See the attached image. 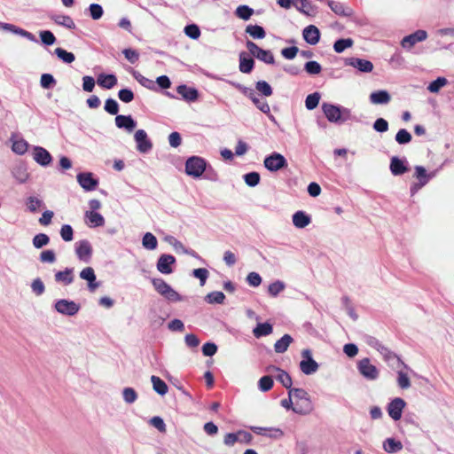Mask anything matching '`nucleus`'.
Masks as SVG:
<instances>
[{"label": "nucleus", "instance_id": "obj_28", "mask_svg": "<svg viewBox=\"0 0 454 454\" xmlns=\"http://www.w3.org/2000/svg\"><path fill=\"white\" fill-rule=\"evenodd\" d=\"M293 224L299 229H303L311 223V217L304 211H297L292 216Z\"/></svg>", "mask_w": 454, "mask_h": 454}, {"label": "nucleus", "instance_id": "obj_26", "mask_svg": "<svg viewBox=\"0 0 454 454\" xmlns=\"http://www.w3.org/2000/svg\"><path fill=\"white\" fill-rule=\"evenodd\" d=\"M302 35L304 40L311 45L317 44L320 39V32L318 28L314 25L306 27L303 29Z\"/></svg>", "mask_w": 454, "mask_h": 454}, {"label": "nucleus", "instance_id": "obj_18", "mask_svg": "<svg viewBox=\"0 0 454 454\" xmlns=\"http://www.w3.org/2000/svg\"><path fill=\"white\" fill-rule=\"evenodd\" d=\"M0 29L13 33V34L22 36L31 42H35V43L38 42L36 37L32 33L21 28V27H19L13 24H11V23H4V22L0 21Z\"/></svg>", "mask_w": 454, "mask_h": 454}, {"label": "nucleus", "instance_id": "obj_9", "mask_svg": "<svg viewBox=\"0 0 454 454\" xmlns=\"http://www.w3.org/2000/svg\"><path fill=\"white\" fill-rule=\"evenodd\" d=\"M301 361L300 362V370L305 375H311L318 370V364L312 358V354L309 349H303L301 351Z\"/></svg>", "mask_w": 454, "mask_h": 454}, {"label": "nucleus", "instance_id": "obj_41", "mask_svg": "<svg viewBox=\"0 0 454 454\" xmlns=\"http://www.w3.org/2000/svg\"><path fill=\"white\" fill-rule=\"evenodd\" d=\"M273 331L272 325L269 323H259L254 328L253 333L256 338L270 335Z\"/></svg>", "mask_w": 454, "mask_h": 454}, {"label": "nucleus", "instance_id": "obj_39", "mask_svg": "<svg viewBox=\"0 0 454 454\" xmlns=\"http://www.w3.org/2000/svg\"><path fill=\"white\" fill-rule=\"evenodd\" d=\"M383 449L387 453H395L403 449V443L394 438H387L383 442Z\"/></svg>", "mask_w": 454, "mask_h": 454}, {"label": "nucleus", "instance_id": "obj_43", "mask_svg": "<svg viewBox=\"0 0 454 454\" xmlns=\"http://www.w3.org/2000/svg\"><path fill=\"white\" fill-rule=\"evenodd\" d=\"M26 206L29 212L35 213L38 209L44 207V203L41 199L35 196H29L26 200Z\"/></svg>", "mask_w": 454, "mask_h": 454}, {"label": "nucleus", "instance_id": "obj_57", "mask_svg": "<svg viewBox=\"0 0 454 454\" xmlns=\"http://www.w3.org/2000/svg\"><path fill=\"white\" fill-rule=\"evenodd\" d=\"M244 181L245 183L250 186L254 187L260 183V175L257 172H250L246 175H244Z\"/></svg>", "mask_w": 454, "mask_h": 454}, {"label": "nucleus", "instance_id": "obj_45", "mask_svg": "<svg viewBox=\"0 0 454 454\" xmlns=\"http://www.w3.org/2000/svg\"><path fill=\"white\" fill-rule=\"evenodd\" d=\"M225 295L223 292L215 291L206 295L205 301L209 304H223Z\"/></svg>", "mask_w": 454, "mask_h": 454}, {"label": "nucleus", "instance_id": "obj_35", "mask_svg": "<svg viewBox=\"0 0 454 454\" xmlns=\"http://www.w3.org/2000/svg\"><path fill=\"white\" fill-rule=\"evenodd\" d=\"M241 435L247 438V441H249L251 438V434L244 431H239L237 433H228L224 436L223 443L227 446H233L237 442L241 441L239 438Z\"/></svg>", "mask_w": 454, "mask_h": 454}, {"label": "nucleus", "instance_id": "obj_13", "mask_svg": "<svg viewBox=\"0 0 454 454\" xmlns=\"http://www.w3.org/2000/svg\"><path fill=\"white\" fill-rule=\"evenodd\" d=\"M75 254L80 261L89 262L92 255V246L87 239L77 241L74 245Z\"/></svg>", "mask_w": 454, "mask_h": 454}, {"label": "nucleus", "instance_id": "obj_6", "mask_svg": "<svg viewBox=\"0 0 454 454\" xmlns=\"http://www.w3.org/2000/svg\"><path fill=\"white\" fill-rule=\"evenodd\" d=\"M152 283L155 290L168 301H182V297L162 278H153Z\"/></svg>", "mask_w": 454, "mask_h": 454}, {"label": "nucleus", "instance_id": "obj_47", "mask_svg": "<svg viewBox=\"0 0 454 454\" xmlns=\"http://www.w3.org/2000/svg\"><path fill=\"white\" fill-rule=\"evenodd\" d=\"M448 84V80L445 77H438L427 86V90L432 93H437L439 90Z\"/></svg>", "mask_w": 454, "mask_h": 454}, {"label": "nucleus", "instance_id": "obj_24", "mask_svg": "<svg viewBox=\"0 0 454 454\" xmlns=\"http://www.w3.org/2000/svg\"><path fill=\"white\" fill-rule=\"evenodd\" d=\"M12 175L13 178L20 184L26 183L29 178V173L27 168L24 163L16 164L12 169Z\"/></svg>", "mask_w": 454, "mask_h": 454}, {"label": "nucleus", "instance_id": "obj_33", "mask_svg": "<svg viewBox=\"0 0 454 454\" xmlns=\"http://www.w3.org/2000/svg\"><path fill=\"white\" fill-rule=\"evenodd\" d=\"M97 82L100 87L110 90L117 84V78L114 74H100Z\"/></svg>", "mask_w": 454, "mask_h": 454}, {"label": "nucleus", "instance_id": "obj_12", "mask_svg": "<svg viewBox=\"0 0 454 454\" xmlns=\"http://www.w3.org/2000/svg\"><path fill=\"white\" fill-rule=\"evenodd\" d=\"M427 38L426 30L419 29L414 33L404 36L401 41L403 48L410 51L416 43L424 42Z\"/></svg>", "mask_w": 454, "mask_h": 454}, {"label": "nucleus", "instance_id": "obj_51", "mask_svg": "<svg viewBox=\"0 0 454 454\" xmlns=\"http://www.w3.org/2000/svg\"><path fill=\"white\" fill-rule=\"evenodd\" d=\"M254 10L247 5H239L235 12V14L244 20H247L253 15Z\"/></svg>", "mask_w": 454, "mask_h": 454}, {"label": "nucleus", "instance_id": "obj_32", "mask_svg": "<svg viewBox=\"0 0 454 454\" xmlns=\"http://www.w3.org/2000/svg\"><path fill=\"white\" fill-rule=\"evenodd\" d=\"M254 61L246 52L239 54V71L244 74H249L254 68Z\"/></svg>", "mask_w": 454, "mask_h": 454}, {"label": "nucleus", "instance_id": "obj_58", "mask_svg": "<svg viewBox=\"0 0 454 454\" xmlns=\"http://www.w3.org/2000/svg\"><path fill=\"white\" fill-rule=\"evenodd\" d=\"M255 88L256 90L262 93L263 96L265 97H270L272 95L273 91H272V88L270 87V85L265 82V81H259L256 82L255 84Z\"/></svg>", "mask_w": 454, "mask_h": 454}, {"label": "nucleus", "instance_id": "obj_36", "mask_svg": "<svg viewBox=\"0 0 454 454\" xmlns=\"http://www.w3.org/2000/svg\"><path fill=\"white\" fill-rule=\"evenodd\" d=\"M51 20H53L56 24L59 26H63L69 29L75 28V24L71 17L67 15H60V14H54L51 16Z\"/></svg>", "mask_w": 454, "mask_h": 454}, {"label": "nucleus", "instance_id": "obj_59", "mask_svg": "<svg viewBox=\"0 0 454 454\" xmlns=\"http://www.w3.org/2000/svg\"><path fill=\"white\" fill-rule=\"evenodd\" d=\"M395 141L400 145H405L411 141V135L406 129H400L395 135Z\"/></svg>", "mask_w": 454, "mask_h": 454}, {"label": "nucleus", "instance_id": "obj_56", "mask_svg": "<svg viewBox=\"0 0 454 454\" xmlns=\"http://www.w3.org/2000/svg\"><path fill=\"white\" fill-rule=\"evenodd\" d=\"M397 385L402 389H407L411 387V381L407 373L401 370L397 372Z\"/></svg>", "mask_w": 454, "mask_h": 454}, {"label": "nucleus", "instance_id": "obj_5", "mask_svg": "<svg viewBox=\"0 0 454 454\" xmlns=\"http://www.w3.org/2000/svg\"><path fill=\"white\" fill-rule=\"evenodd\" d=\"M206 160L199 156H192L185 162V172L194 178L200 177L206 170Z\"/></svg>", "mask_w": 454, "mask_h": 454}, {"label": "nucleus", "instance_id": "obj_7", "mask_svg": "<svg viewBox=\"0 0 454 454\" xmlns=\"http://www.w3.org/2000/svg\"><path fill=\"white\" fill-rule=\"evenodd\" d=\"M357 370L359 373L368 380H376L380 376V371L367 357L357 362Z\"/></svg>", "mask_w": 454, "mask_h": 454}, {"label": "nucleus", "instance_id": "obj_63", "mask_svg": "<svg viewBox=\"0 0 454 454\" xmlns=\"http://www.w3.org/2000/svg\"><path fill=\"white\" fill-rule=\"evenodd\" d=\"M60 236L66 242L72 241L74 239V231L71 225L64 224L60 229Z\"/></svg>", "mask_w": 454, "mask_h": 454}, {"label": "nucleus", "instance_id": "obj_64", "mask_svg": "<svg viewBox=\"0 0 454 454\" xmlns=\"http://www.w3.org/2000/svg\"><path fill=\"white\" fill-rule=\"evenodd\" d=\"M40 38L43 44L45 45H52L56 42V37L52 32L49 30H44L40 32Z\"/></svg>", "mask_w": 454, "mask_h": 454}, {"label": "nucleus", "instance_id": "obj_19", "mask_svg": "<svg viewBox=\"0 0 454 454\" xmlns=\"http://www.w3.org/2000/svg\"><path fill=\"white\" fill-rule=\"evenodd\" d=\"M389 168L394 176L403 175L409 170L408 161L405 158L400 159L397 156H394L390 160Z\"/></svg>", "mask_w": 454, "mask_h": 454}, {"label": "nucleus", "instance_id": "obj_3", "mask_svg": "<svg viewBox=\"0 0 454 454\" xmlns=\"http://www.w3.org/2000/svg\"><path fill=\"white\" fill-rule=\"evenodd\" d=\"M288 395L294 397V406L293 411L295 413L305 415L313 410L312 402L308 392L302 388H291Z\"/></svg>", "mask_w": 454, "mask_h": 454}, {"label": "nucleus", "instance_id": "obj_11", "mask_svg": "<svg viewBox=\"0 0 454 454\" xmlns=\"http://www.w3.org/2000/svg\"><path fill=\"white\" fill-rule=\"evenodd\" d=\"M55 309L65 316H74L80 310V305L74 301L60 299L54 304Z\"/></svg>", "mask_w": 454, "mask_h": 454}, {"label": "nucleus", "instance_id": "obj_20", "mask_svg": "<svg viewBox=\"0 0 454 454\" xmlns=\"http://www.w3.org/2000/svg\"><path fill=\"white\" fill-rule=\"evenodd\" d=\"M346 65L351 66L363 73H370L373 69V64L371 61L359 58L347 59Z\"/></svg>", "mask_w": 454, "mask_h": 454}, {"label": "nucleus", "instance_id": "obj_8", "mask_svg": "<svg viewBox=\"0 0 454 454\" xmlns=\"http://www.w3.org/2000/svg\"><path fill=\"white\" fill-rule=\"evenodd\" d=\"M264 167L270 172H277L287 166L286 159L279 153H272L265 157Z\"/></svg>", "mask_w": 454, "mask_h": 454}, {"label": "nucleus", "instance_id": "obj_29", "mask_svg": "<svg viewBox=\"0 0 454 454\" xmlns=\"http://www.w3.org/2000/svg\"><path fill=\"white\" fill-rule=\"evenodd\" d=\"M268 372H278V375L276 376L277 380H278L286 388H287L289 390L292 388L291 387H292V379L286 372H285L276 366L269 367Z\"/></svg>", "mask_w": 454, "mask_h": 454}, {"label": "nucleus", "instance_id": "obj_37", "mask_svg": "<svg viewBox=\"0 0 454 454\" xmlns=\"http://www.w3.org/2000/svg\"><path fill=\"white\" fill-rule=\"evenodd\" d=\"M151 381L153 388L157 394L164 395L168 393V387L160 377L153 375L151 377Z\"/></svg>", "mask_w": 454, "mask_h": 454}, {"label": "nucleus", "instance_id": "obj_27", "mask_svg": "<svg viewBox=\"0 0 454 454\" xmlns=\"http://www.w3.org/2000/svg\"><path fill=\"white\" fill-rule=\"evenodd\" d=\"M115 125L119 129L132 132L137 126V122L130 115H117L115 117Z\"/></svg>", "mask_w": 454, "mask_h": 454}, {"label": "nucleus", "instance_id": "obj_21", "mask_svg": "<svg viewBox=\"0 0 454 454\" xmlns=\"http://www.w3.org/2000/svg\"><path fill=\"white\" fill-rule=\"evenodd\" d=\"M326 3L330 9L339 16L350 17L354 13L353 9L345 5L343 3L333 0H326Z\"/></svg>", "mask_w": 454, "mask_h": 454}, {"label": "nucleus", "instance_id": "obj_17", "mask_svg": "<svg viewBox=\"0 0 454 454\" xmlns=\"http://www.w3.org/2000/svg\"><path fill=\"white\" fill-rule=\"evenodd\" d=\"M32 156L34 160L42 167H47L52 161L51 153L43 147L34 146Z\"/></svg>", "mask_w": 454, "mask_h": 454}, {"label": "nucleus", "instance_id": "obj_16", "mask_svg": "<svg viewBox=\"0 0 454 454\" xmlns=\"http://www.w3.org/2000/svg\"><path fill=\"white\" fill-rule=\"evenodd\" d=\"M176 264V258L171 254H161L157 262V270L165 275L171 274L173 272V267Z\"/></svg>", "mask_w": 454, "mask_h": 454}, {"label": "nucleus", "instance_id": "obj_23", "mask_svg": "<svg viewBox=\"0 0 454 454\" xmlns=\"http://www.w3.org/2000/svg\"><path fill=\"white\" fill-rule=\"evenodd\" d=\"M176 91L187 102H194L199 98V92L195 88L188 87L184 84L179 85L176 88Z\"/></svg>", "mask_w": 454, "mask_h": 454}, {"label": "nucleus", "instance_id": "obj_31", "mask_svg": "<svg viewBox=\"0 0 454 454\" xmlns=\"http://www.w3.org/2000/svg\"><path fill=\"white\" fill-rule=\"evenodd\" d=\"M55 281L68 286L74 281V269L66 268L65 270L55 273Z\"/></svg>", "mask_w": 454, "mask_h": 454}, {"label": "nucleus", "instance_id": "obj_49", "mask_svg": "<svg viewBox=\"0 0 454 454\" xmlns=\"http://www.w3.org/2000/svg\"><path fill=\"white\" fill-rule=\"evenodd\" d=\"M352 45L353 40L351 38L339 39L334 43L333 49L336 52L340 53Z\"/></svg>", "mask_w": 454, "mask_h": 454}, {"label": "nucleus", "instance_id": "obj_53", "mask_svg": "<svg viewBox=\"0 0 454 454\" xmlns=\"http://www.w3.org/2000/svg\"><path fill=\"white\" fill-rule=\"evenodd\" d=\"M27 147L28 144L26 140L18 139L13 141L12 149L14 153L22 155L27 152Z\"/></svg>", "mask_w": 454, "mask_h": 454}, {"label": "nucleus", "instance_id": "obj_62", "mask_svg": "<svg viewBox=\"0 0 454 454\" xmlns=\"http://www.w3.org/2000/svg\"><path fill=\"white\" fill-rule=\"evenodd\" d=\"M105 111L112 115H115L119 112V105L116 100L108 98L105 102Z\"/></svg>", "mask_w": 454, "mask_h": 454}, {"label": "nucleus", "instance_id": "obj_52", "mask_svg": "<svg viewBox=\"0 0 454 454\" xmlns=\"http://www.w3.org/2000/svg\"><path fill=\"white\" fill-rule=\"evenodd\" d=\"M50 242V238L44 233L36 234L32 240L33 246L39 249L44 246H47Z\"/></svg>", "mask_w": 454, "mask_h": 454}, {"label": "nucleus", "instance_id": "obj_10", "mask_svg": "<svg viewBox=\"0 0 454 454\" xmlns=\"http://www.w3.org/2000/svg\"><path fill=\"white\" fill-rule=\"evenodd\" d=\"M247 48L250 53L257 58L259 60L266 64H273L275 59L270 51L260 48L256 43L252 41L247 42Z\"/></svg>", "mask_w": 454, "mask_h": 454}, {"label": "nucleus", "instance_id": "obj_1", "mask_svg": "<svg viewBox=\"0 0 454 454\" xmlns=\"http://www.w3.org/2000/svg\"><path fill=\"white\" fill-rule=\"evenodd\" d=\"M365 342L368 346L380 352L389 366L396 369L403 366L406 370H410V367L395 353L385 347L377 338L368 335L365 337Z\"/></svg>", "mask_w": 454, "mask_h": 454}, {"label": "nucleus", "instance_id": "obj_22", "mask_svg": "<svg viewBox=\"0 0 454 454\" xmlns=\"http://www.w3.org/2000/svg\"><path fill=\"white\" fill-rule=\"evenodd\" d=\"M77 182L86 191H93L98 186V180L93 178L91 173H80L77 175Z\"/></svg>", "mask_w": 454, "mask_h": 454}, {"label": "nucleus", "instance_id": "obj_42", "mask_svg": "<svg viewBox=\"0 0 454 454\" xmlns=\"http://www.w3.org/2000/svg\"><path fill=\"white\" fill-rule=\"evenodd\" d=\"M246 33L254 39H263L266 35L264 28L259 25H247Z\"/></svg>", "mask_w": 454, "mask_h": 454}, {"label": "nucleus", "instance_id": "obj_55", "mask_svg": "<svg viewBox=\"0 0 454 454\" xmlns=\"http://www.w3.org/2000/svg\"><path fill=\"white\" fill-rule=\"evenodd\" d=\"M273 387V380L270 376H263L258 381V387L262 392H267Z\"/></svg>", "mask_w": 454, "mask_h": 454}, {"label": "nucleus", "instance_id": "obj_40", "mask_svg": "<svg viewBox=\"0 0 454 454\" xmlns=\"http://www.w3.org/2000/svg\"><path fill=\"white\" fill-rule=\"evenodd\" d=\"M292 341L293 338L289 334L283 335L274 345L275 352L279 354L286 352Z\"/></svg>", "mask_w": 454, "mask_h": 454}, {"label": "nucleus", "instance_id": "obj_61", "mask_svg": "<svg viewBox=\"0 0 454 454\" xmlns=\"http://www.w3.org/2000/svg\"><path fill=\"white\" fill-rule=\"evenodd\" d=\"M39 259L43 263H54L56 262V254L53 250H43L41 252Z\"/></svg>", "mask_w": 454, "mask_h": 454}, {"label": "nucleus", "instance_id": "obj_34", "mask_svg": "<svg viewBox=\"0 0 454 454\" xmlns=\"http://www.w3.org/2000/svg\"><path fill=\"white\" fill-rule=\"evenodd\" d=\"M85 218L88 220L87 223L90 227H100L105 224V218L98 212L87 211Z\"/></svg>", "mask_w": 454, "mask_h": 454}, {"label": "nucleus", "instance_id": "obj_50", "mask_svg": "<svg viewBox=\"0 0 454 454\" xmlns=\"http://www.w3.org/2000/svg\"><path fill=\"white\" fill-rule=\"evenodd\" d=\"M55 54L59 59H60L63 62L70 64L74 61L75 57L72 52H68L62 48H56Z\"/></svg>", "mask_w": 454, "mask_h": 454}, {"label": "nucleus", "instance_id": "obj_46", "mask_svg": "<svg viewBox=\"0 0 454 454\" xmlns=\"http://www.w3.org/2000/svg\"><path fill=\"white\" fill-rule=\"evenodd\" d=\"M286 288V284L281 280H276L268 286V293L272 297H277Z\"/></svg>", "mask_w": 454, "mask_h": 454}, {"label": "nucleus", "instance_id": "obj_44", "mask_svg": "<svg viewBox=\"0 0 454 454\" xmlns=\"http://www.w3.org/2000/svg\"><path fill=\"white\" fill-rule=\"evenodd\" d=\"M142 245L145 249L154 250L157 248L158 240L151 232H146L142 239Z\"/></svg>", "mask_w": 454, "mask_h": 454}, {"label": "nucleus", "instance_id": "obj_25", "mask_svg": "<svg viewBox=\"0 0 454 454\" xmlns=\"http://www.w3.org/2000/svg\"><path fill=\"white\" fill-rule=\"evenodd\" d=\"M80 278L88 281V287L91 292L95 291L99 286V283L96 282L95 271L91 267L84 268L80 272Z\"/></svg>", "mask_w": 454, "mask_h": 454}, {"label": "nucleus", "instance_id": "obj_4", "mask_svg": "<svg viewBox=\"0 0 454 454\" xmlns=\"http://www.w3.org/2000/svg\"><path fill=\"white\" fill-rule=\"evenodd\" d=\"M442 168V165L439 168L428 173L424 167L415 166L413 176L417 179V182L411 185V195L414 196L420 189L427 185L428 182L437 175Z\"/></svg>", "mask_w": 454, "mask_h": 454}, {"label": "nucleus", "instance_id": "obj_60", "mask_svg": "<svg viewBox=\"0 0 454 454\" xmlns=\"http://www.w3.org/2000/svg\"><path fill=\"white\" fill-rule=\"evenodd\" d=\"M304 69L309 74H318L322 71V67L318 62L311 60L305 64Z\"/></svg>", "mask_w": 454, "mask_h": 454}, {"label": "nucleus", "instance_id": "obj_38", "mask_svg": "<svg viewBox=\"0 0 454 454\" xmlns=\"http://www.w3.org/2000/svg\"><path fill=\"white\" fill-rule=\"evenodd\" d=\"M250 99L253 101V103L256 106V107L262 111L263 114H266L269 115V118L275 121V118L272 114H270V108L267 101L261 100L256 94L254 93V96L250 98Z\"/></svg>", "mask_w": 454, "mask_h": 454}, {"label": "nucleus", "instance_id": "obj_30", "mask_svg": "<svg viewBox=\"0 0 454 454\" xmlns=\"http://www.w3.org/2000/svg\"><path fill=\"white\" fill-rule=\"evenodd\" d=\"M390 100L391 97L387 90H377L370 95V101L373 105H387Z\"/></svg>", "mask_w": 454, "mask_h": 454}, {"label": "nucleus", "instance_id": "obj_15", "mask_svg": "<svg viewBox=\"0 0 454 454\" xmlns=\"http://www.w3.org/2000/svg\"><path fill=\"white\" fill-rule=\"evenodd\" d=\"M134 139L137 143V149L139 153H147L153 148V143L148 138L146 132L144 129H138L134 135Z\"/></svg>", "mask_w": 454, "mask_h": 454}, {"label": "nucleus", "instance_id": "obj_48", "mask_svg": "<svg viewBox=\"0 0 454 454\" xmlns=\"http://www.w3.org/2000/svg\"><path fill=\"white\" fill-rule=\"evenodd\" d=\"M320 100V94L318 92H314L312 94H309L307 96L305 99V106L308 110H313L315 109Z\"/></svg>", "mask_w": 454, "mask_h": 454}, {"label": "nucleus", "instance_id": "obj_2", "mask_svg": "<svg viewBox=\"0 0 454 454\" xmlns=\"http://www.w3.org/2000/svg\"><path fill=\"white\" fill-rule=\"evenodd\" d=\"M322 110L327 120L333 123L341 124L356 119L355 116L352 115L350 109L340 106L324 103L322 105Z\"/></svg>", "mask_w": 454, "mask_h": 454}, {"label": "nucleus", "instance_id": "obj_14", "mask_svg": "<svg viewBox=\"0 0 454 454\" xmlns=\"http://www.w3.org/2000/svg\"><path fill=\"white\" fill-rule=\"evenodd\" d=\"M406 405V403L403 399L400 397H395L393 399L387 407V413L389 417L397 421L402 418V413Z\"/></svg>", "mask_w": 454, "mask_h": 454}, {"label": "nucleus", "instance_id": "obj_54", "mask_svg": "<svg viewBox=\"0 0 454 454\" xmlns=\"http://www.w3.org/2000/svg\"><path fill=\"white\" fill-rule=\"evenodd\" d=\"M122 397L127 403L131 404L137 401V394L132 387H124L122 390Z\"/></svg>", "mask_w": 454, "mask_h": 454}]
</instances>
